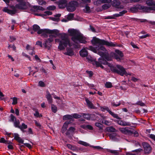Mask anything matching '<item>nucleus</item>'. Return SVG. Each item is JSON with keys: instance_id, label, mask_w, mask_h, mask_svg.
<instances>
[{"instance_id": "nucleus-15", "label": "nucleus", "mask_w": 155, "mask_h": 155, "mask_svg": "<svg viewBox=\"0 0 155 155\" xmlns=\"http://www.w3.org/2000/svg\"><path fill=\"white\" fill-rule=\"evenodd\" d=\"M3 11L7 12L8 13L10 14L11 15H13L15 14L17 12L16 10L15 9H14L13 10H10L8 9L7 7H5L3 10Z\"/></svg>"}, {"instance_id": "nucleus-23", "label": "nucleus", "mask_w": 155, "mask_h": 155, "mask_svg": "<svg viewBox=\"0 0 155 155\" xmlns=\"http://www.w3.org/2000/svg\"><path fill=\"white\" fill-rule=\"evenodd\" d=\"M120 2L119 0H114L112 3L113 6L117 8H121L120 6Z\"/></svg>"}, {"instance_id": "nucleus-37", "label": "nucleus", "mask_w": 155, "mask_h": 155, "mask_svg": "<svg viewBox=\"0 0 155 155\" xmlns=\"http://www.w3.org/2000/svg\"><path fill=\"white\" fill-rule=\"evenodd\" d=\"M133 130H132L130 128L126 127L125 134H132L133 133Z\"/></svg>"}, {"instance_id": "nucleus-2", "label": "nucleus", "mask_w": 155, "mask_h": 155, "mask_svg": "<svg viewBox=\"0 0 155 155\" xmlns=\"http://www.w3.org/2000/svg\"><path fill=\"white\" fill-rule=\"evenodd\" d=\"M68 31L70 35L72 37L71 38V40L75 43L78 44V41L82 44H85L87 43L86 37L78 30L71 29H68Z\"/></svg>"}, {"instance_id": "nucleus-58", "label": "nucleus", "mask_w": 155, "mask_h": 155, "mask_svg": "<svg viewBox=\"0 0 155 155\" xmlns=\"http://www.w3.org/2000/svg\"><path fill=\"white\" fill-rule=\"evenodd\" d=\"M108 151L111 153H114L115 154L119 155V153L116 150H109Z\"/></svg>"}, {"instance_id": "nucleus-4", "label": "nucleus", "mask_w": 155, "mask_h": 155, "mask_svg": "<svg viewBox=\"0 0 155 155\" xmlns=\"http://www.w3.org/2000/svg\"><path fill=\"white\" fill-rule=\"evenodd\" d=\"M108 64L110 70L114 73L118 74L121 76H123L124 75L127 76L128 75H131L130 73H128L125 69L120 65L117 64L116 65V67H114L112 64Z\"/></svg>"}, {"instance_id": "nucleus-43", "label": "nucleus", "mask_w": 155, "mask_h": 155, "mask_svg": "<svg viewBox=\"0 0 155 155\" xmlns=\"http://www.w3.org/2000/svg\"><path fill=\"white\" fill-rule=\"evenodd\" d=\"M109 137L111 139H114L116 136V134L114 133H109L108 134Z\"/></svg>"}, {"instance_id": "nucleus-33", "label": "nucleus", "mask_w": 155, "mask_h": 155, "mask_svg": "<svg viewBox=\"0 0 155 155\" xmlns=\"http://www.w3.org/2000/svg\"><path fill=\"white\" fill-rule=\"evenodd\" d=\"M33 8L35 9L40 11H44L45 9L42 6H35L34 5L33 6Z\"/></svg>"}, {"instance_id": "nucleus-6", "label": "nucleus", "mask_w": 155, "mask_h": 155, "mask_svg": "<svg viewBox=\"0 0 155 155\" xmlns=\"http://www.w3.org/2000/svg\"><path fill=\"white\" fill-rule=\"evenodd\" d=\"M45 32L48 33V34H51V35H49L54 36L55 38H56L57 36H59V31L57 29H53L52 30H50L48 29H44V30H40L38 32V33L40 34L42 32Z\"/></svg>"}, {"instance_id": "nucleus-31", "label": "nucleus", "mask_w": 155, "mask_h": 155, "mask_svg": "<svg viewBox=\"0 0 155 155\" xmlns=\"http://www.w3.org/2000/svg\"><path fill=\"white\" fill-rule=\"evenodd\" d=\"M115 53H116L117 55H118L119 56V57L121 58L122 59V58L124 57V55L122 52L118 49H116L115 50Z\"/></svg>"}, {"instance_id": "nucleus-7", "label": "nucleus", "mask_w": 155, "mask_h": 155, "mask_svg": "<svg viewBox=\"0 0 155 155\" xmlns=\"http://www.w3.org/2000/svg\"><path fill=\"white\" fill-rule=\"evenodd\" d=\"M100 58L98 59L99 61H92V64L93 65H95L96 67H100L101 68L104 69V67L102 65L103 64L104 65H107L109 67V64H110V63L107 61L105 60H104L103 59L100 60Z\"/></svg>"}, {"instance_id": "nucleus-59", "label": "nucleus", "mask_w": 155, "mask_h": 155, "mask_svg": "<svg viewBox=\"0 0 155 155\" xmlns=\"http://www.w3.org/2000/svg\"><path fill=\"white\" fill-rule=\"evenodd\" d=\"M110 7V5L107 4H105L102 5V8L104 9H107Z\"/></svg>"}, {"instance_id": "nucleus-30", "label": "nucleus", "mask_w": 155, "mask_h": 155, "mask_svg": "<svg viewBox=\"0 0 155 155\" xmlns=\"http://www.w3.org/2000/svg\"><path fill=\"white\" fill-rule=\"evenodd\" d=\"M143 150L141 148H139L134 150L132 151V152H135L136 153H132V155H140V154H139Z\"/></svg>"}, {"instance_id": "nucleus-45", "label": "nucleus", "mask_w": 155, "mask_h": 155, "mask_svg": "<svg viewBox=\"0 0 155 155\" xmlns=\"http://www.w3.org/2000/svg\"><path fill=\"white\" fill-rule=\"evenodd\" d=\"M102 110L103 111H104L105 110H107L109 114H110V112H111V111L110 110L109 108L107 107H104L102 108Z\"/></svg>"}, {"instance_id": "nucleus-17", "label": "nucleus", "mask_w": 155, "mask_h": 155, "mask_svg": "<svg viewBox=\"0 0 155 155\" xmlns=\"http://www.w3.org/2000/svg\"><path fill=\"white\" fill-rule=\"evenodd\" d=\"M85 101L89 108L92 109H97L96 107L94 105L92 102L89 101L87 98H85Z\"/></svg>"}, {"instance_id": "nucleus-5", "label": "nucleus", "mask_w": 155, "mask_h": 155, "mask_svg": "<svg viewBox=\"0 0 155 155\" xmlns=\"http://www.w3.org/2000/svg\"><path fill=\"white\" fill-rule=\"evenodd\" d=\"M78 3L76 1H72L67 4V9L68 12H73L76 10V8L78 7Z\"/></svg>"}, {"instance_id": "nucleus-18", "label": "nucleus", "mask_w": 155, "mask_h": 155, "mask_svg": "<svg viewBox=\"0 0 155 155\" xmlns=\"http://www.w3.org/2000/svg\"><path fill=\"white\" fill-rule=\"evenodd\" d=\"M63 119L64 120H69L68 121H70V123H71L72 122H73L74 121V119L72 117V114H66L65 115L63 116Z\"/></svg>"}, {"instance_id": "nucleus-44", "label": "nucleus", "mask_w": 155, "mask_h": 155, "mask_svg": "<svg viewBox=\"0 0 155 155\" xmlns=\"http://www.w3.org/2000/svg\"><path fill=\"white\" fill-rule=\"evenodd\" d=\"M95 125L99 128L100 129L102 130L103 129V125L102 124L99 123H96Z\"/></svg>"}, {"instance_id": "nucleus-36", "label": "nucleus", "mask_w": 155, "mask_h": 155, "mask_svg": "<svg viewBox=\"0 0 155 155\" xmlns=\"http://www.w3.org/2000/svg\"><path fill=\"white\" fill-rule=\"evenodd\" d=\"M78 143L79 144L86 147L87 146L90 147V146L91 145L87 143V142L81 140L79 141L78 142Z\"/></svg>"}, {"instance_id": "nucleus-49", "label": "nucleus", "mask_w": 155, "mask_h": 155, "mask_svg": "<svg viewBox=\"0 0 155 155\" xmlns=\"http://www.w3.org/2000/svg\"><path fill=\"white\" fill-rule=\"evenodd\" d=\"M96 118V116L94 114H90V120H94Z\"/></svg>"}, {"instance_id": "nucleus-34", "label": "nucleus", "mask_w": 155, "mask_h": 155, "mask_svg": "<svg viewBox=\"0 0 155 155\" xmlns=\"http://www.w3.org/2000/svg\"><path fill=\"white\" fill-rule=\"evenodd\" d=\"M105 87L107 88H111L113 87L112 84L110 82H106L105 84Z\"/></svg>"}, {"instance_id": "nucleus-20", "label": "nucleus", "mask_w": 155, "mask_h": 155, "mask_svg": "<svg viewBox=\"0 0 155 155\" xmlns=\"http://www.w3.org/2000/svg\"><path fill=\"white\" fill-rule=\"evenodd\" d=\"M46 97L49 104H51L52 103V98L51 96V95L48 91H46Z\"/></svg>"}, {"instance_id": "nucleus-3", "label": "nucleus", "mask_w": 155, "mask_h": 155, "mask_svg": "<svg viewBox=\"0 0 155 155\" xmlns=\"http://www.w3.org/2000/svg\"><path fill=\"white\" fill-rule=\"evenodd\" d=\"M60 36L61 40L59 39H56L55 41L59 42V45L58 48L60 50H62L65 49L68 45L71 47L72 44L71 43L70 40L68 38L67 35L65 33H62L59 34Z\"/></svg>"}, {"instance_id": "nucleus-61", "label": "nucleus", "mask_w": 155, "mask_h": 155, "mask_svg": "<svg viewBox=\"0 0 155 155\" xmlns=\"http://www.w3.org/2000/svg\"><path fill=\"white\" fill-rule=\"evenodd\" d=\"M126 127L125 128H120L119 129V130L122 133L124 134H126Z\"/></svg>"}, {"instance_id": "nucleus-39", "label": "nucleus", "mask_w": 155, "mask_h": 155, "mask_svg": "<svg viewBox=\"0 0 155 155\" xmlns=\"http://www.w3.org/2000/svg\"><path fill=\"white\" fill-rule=\"evenodd\" d=\"M20 124V122L19 120L18 121L15 120L14 123V125L15 127L18 128L19 129L20 128V125L19 124Z\"/></svg>"}, {"instance_id": "nucleus-38", "label": "nucleus", "mask_w": 155, "mask_h": 155, "mask_svg": "<svg viewBox=\"0 0 155 155\" xmlns=\"http://www.w3.org/2000/svg\"><path fill=\"white\" fill-rule=\"evenodd\" d=\"M133 130H132L130 128L126 127L125 134H132L133 133Z\"/></svg>"}, {"instance_id": "nucleus-54", "label": "nucleus", "mask_w": 155, "mask_h": 155, "mask_svg": "<svg viewBox=\"0 0 155 155\" xmlns=\"http://www.w3.org/2000/svg\"><path fill=\"white\" fill-rule=\"evenodd\" d=\"M18 103V99L16 97H14L13 98V102L12 104L15 105Z\"/></svg>"}, {"instance_id": "nucleus-63", "label": "nucleus", "mask_w": 155, "mask_h": 155, "mask_svg": "<svg viewBox=\"0 0 155 155\" xmlns=\"http://www.w3.org/2000/svg\"><path fill=\"white\" fill-rule=\"evenodd\" d=\"M86 72L89 74V76L90 78L93 75V72L91 71H87Z\"/></svg>"}, {"instance_id": "nucleus-50", "label": "nucleus", "mask_w": 155, "mask_h": 155, "mask_svg": "<svg viewBox=\"0 0 155 155\" xmlns=\"http://www.w3.org/2000/svg\"><path fill=\"white\" fill-rule=\"evenodd\" d=\"M20 129H26L27 128L28 126L25 123H23L21 124V125L20 126Z\"/></svg>"}, {"instance_id": "nucleus-11", "label": "nucleus", "mask_w": 155, "mask_h": 155, "mask_svg": "<svg viewBox=\"0 0 155 155\" xmlns=\"http://www.w3.org/2000/svg\"><path fill=\"white\" fill-rule=\"evenodd\" d=\"M27 3L25 1L19 2L15 5V7L16 8L20 10L26 9L27 8Z\"/></svg>"}, {"instance_id": "nucleus-9", "label": "nucleus", "mask_w": 155, "mask_h": 155, "mask_svg": "<svg viewBox=\"0 0 155 155\" xmlns=\"http://www.w3.org/2000/svg\"><path fill=\"white\" fill-rule=\"evenodd\" d=\"M142 146L144 149V153L148 154L151 153L152 151V148L150 145L147 142H143Z\"/></svg>"}, {"instance_id": "nucleus-14", "label": "nucleus", "mask_w": 155, "mask_h": 155, "mask_svg": "<svg viewBox=\"0 0 155 155\" xmlns=\"http://www.w3.org/2000/svg\"><path fill=\"white\" fill-rule=\"evenodd\" d=\"M130 11L133 13H135L138 12L139 10H140V5H134L130 8Z\"/></svg>"}, {"instance_id": "nucleus-60", "label": "nucleus", "mask_w": 155, "mask_h": 155, "mask_svg": "<svg viewBox=\"0 0 155 155\" xmlns=\"http://www.w3.org/2000/svg\"><path fill=\"white\" fill-rule=\"evenodd\" d=\"M35 125L38 127L39 128L41 129V126L40 123L38 122L37 121H35Z\"/></svg>"}, {"instance_id": "nucleus-62", "label": "nucleus", "mask_w": 155, "mask_h": 155, "mask_svg": "<svg viewBox=\"0 0 155 155\" xmlns=\"http://www.w3.org/2000/svg\"><path fill=\"white\" fill-rule=\"evenodd\" d=\"M111 104V105L113 107H117L118 106H119L121 104L120 102L118 103L117 104H116L114 102H112Z\"/></svg>"}, {"instance_id": "nucleus-27", "label": "nucleus", "mask_w": 155, "mask_h": 155, "mask_svg": "<svg viewBox=\"0 0 155 155\" xmlns=\"http://www.w3.org/2000/svg\"><path fill=\"white\" fill-rule=\"evenodd\" d=\"M146 4L148 6L155 7V2L151 0H147L146 2Z\"/></svg>"}, {"instance_id": "nucleus-57", "label": "nucleus", "mask_w": 155, "mask_h": 155, "mask_svg": "<svg viewBox=\"0 0 155 155\" xmlns=\"http://www.w3.org/2000/svg\"><path fill=\"white\" fill-rule=\"evenodd\" d=\"M26 48L27 50H34L35 48L34 47L30 46L29 45H27L26 46Z\"/></svg>"}, {"instance_id": "nucleus-41", "label": "nucleus", "mask_w": 155, "mask_h": 155, "mask_svg": "<svg viewBox=\"0 0 155 155\" xmlns=\"http://www.w3.org/2000/svg\"><path fill=\"white\" fill-rule=\"evenodd\" d=\"M110 114L111 115H112L114 117L116 118L118 120H120L121 118L119 117L118 115L117 114H115L114 112L111 111L110 112Z\"/></svg>"}, {"instance_id": "nucleus-25", "label": "nucleus", "mask_w": 155, "mask_h": 155, "mask_svg": "<svg viewBox=\"0 0 155 155\" xmlns=\"http://www.w3.org/2000/svg\"><path fill=\"white\" fill-rule=\"evenodd\" d=\"M75 130V129L74 127H71L68 129V130L66 132V134L67 135H69L71 133L74 132Z\"/></svg>"}, {"instance_id": "nucleus-42", "label": "nucleus", "mask_w": 155, "mask_h": 155, "mask_svg": "<svg viewBox=\"0 0 155 155\" xmlns=\"http://www.w3.org/2000/svg\"><path fill=\"white\" fill-rule=\"evenodd\" d=\"M51 109L53 113H55L57 112V107L54 104H52L51 106Z\"/></svg>"}, {"instance_id": "nucleus-55", "label": "nucleus", "mask_w": 155, "mask_h": 155, "mask_svg": "<svg viewBox=\"0 0 155 155\" xmlns=\"http://www.w3.org/2000/svg\"><path fill=\"white\" fill-rule=\"evenodd\" d=\"M47 34H48V33H47V32H41V33L40 34H39L38 33V35H40V34H42L41 35V36H43V37H44V38H47L48 37V35H47Z\"/></svg>"}, {"instance_id": "nucleus-1", "label": "nucleus", "mask_w": 155, "mask_h": 155, "mask_svg": "<svg viewBox=\"0 0 155 155\" xmlns=\"http://www.w3.org/2000/svg\"><path fill=\"white\" fill-rule=\"evenodd\" d=\"M91 42L92 45L95 46L93 47L92 46H90L88 48H86L101 56V58H100V60L103 59L107 61L111 60L112 57L110 56L108 53L106 52V49L103 45H105L111 47H115L117 46V45L111 42H109L96 37H93Z\"/></svg>"}, {"instance_id": "nucleus-47", "label": "nucleus", "mask_w": 155, "mask_h": 155, "mask_svg": "<svg viewBox=\"0 0 155 155\" xmlns=\"http://www.w3.org/2000/svg\"><path fill=\"white\" fill-rule=\"evenodd\" d=\"M38 85L41 87H44L45 86V84L44 82L41 81H40L38 82Z\"/></svg>"}, {"instance_id": "nucleus-16", "label": "nucleus", "mask_w": 155, "mask_h": 155, "mask_svg": "<svg viewBox=\"0 0 155 155\" xmlns=\"http://www.w3.org/2000/svg\"><path fill=\"white\" fill-rule=\"evenodd\" d=\"M14 139L17 141L19 143H24V140L19 137V134L17 133L14 134Z\"/></svg>"}, {"instance_id": "nucleus-51", "label": "nucleus", "mask_w": 155, "mask_h": 155, "mask_svg": "<svg viewBox=\"0 0 155 155\" xmlns=\"http://www.w3.org/2000/svg\"><path fill=\"white\" fill-rule=\"evenodd\" d=\"M136 104L140 105L141 106H145V104L142 101H138Z\"/></svg>"}, {"instance_id": "nucleus-12", "label": "nucleus", "mask_w": 155, "mask_h": 155, "mask_svg": "<svg viewBox=\"0 0 155 155\" xmlns=\"http://www.w3.org/2000/svg\"><path fill=\"white\" fill-rule=\"evenodd\" d=\"M68 1L67 0H60L56 2V3L58 5L60 8L62 9L67 8Z\"/></svg>"}, {"instance_id": "nucleus-8", "label": "nucleus", "mask_w": 155, "mask_h": 155, "mask_svg": "<svg viewBox=\"0 0 155 155\" xmlns=\"http://www.w3.org/2000/svg\"><path fill=\"white\" fill-rule=\"evenodd\" d=\"M49 37L48 38L45 40L43 44L45 48L50 49L51 47V42L53 41L55 37L51 35H49Z\"/></svg>"}, {"instance_id": "nucleus-24", "label": "nucleus", "mask_w": 155, "mask_h": 155, "mask_svg": "<svg viewBox=\"0 0 155 155\" xmlns=\"http://www.w3.org/2000/svg\"><path fill=\"white\" fill-rule=\"evenodd\" d=\"M81 127L83 129L86 130H92L93 129V127L90 125L82 124L81 125Z\"/></svg>"}, {"instance_id": "nucleus-46", "label": "nucleus", "mask_w": 155, "mask_h": 155, "mask_svg": "<svg viewBox=\"0 0 155 155\" xmlns=\"http://www.w3.org/2000/svg\"><path fill=\"white\" fill-rule=\"evenodd\" d=\"M90 147L98 150H102L103 149L102 147L99 146H94L93 145H91L90 146Z\"/></svg>"}, {"instance_id": "nucleus-29", "label": "nucleus", "mask_w": 155, "mask_h": 155, "mask_svg": "<svg viewBox=\"0 0 155 155\" xmlns=\"http://www.w3.org/2000/svg\"><path fill=\"white\" fill-rule=\"evenodd\" d=\"M81 116L87 120H90V114L88 113H81Z\"/></svg>"}, {"instance_id": "nucleus-35", "label": "nucleus", "mask_w": 155, "mask_h": 155, "mask_svg": "<svg viewBox=\"0 0 155 155\" xmlns=\"http://www.w3.org/2000/svg\"><path fill=\"white\" fill-rule=\"evenodd\" d=\"M72 117L74 118L77 119L78 118H80L82 117L81 115L77 113H74L72 114Z\"/></svg>"}, {"instance_id": "nucleus-13", "label": "nucleus", "mask_w": 155, "mask_h": 155, "mask_svg": "<svg viewBox=\"0 0 155 155\" xmlns=\"http://www.w3.org/2000/svg\"><path fill=\"white\" fill-rule=\"evenodd\" d=\"M114 121L117 123L119 125L122 126H130L131 125L130 123L123 120H115Z\"/></svg>"}, {"instance_id": "nucleus-64", "label": "nucleus", "mask_w": 155, "mask_h": 155, "mask_svg": "<svg viewBox=\"0 0 155 155\" xmlns=\"http://www.w3.org/2000/svg\"><path fill=\"white\" fill-rule=\"evenodd\" d=\"M25 146L28 147L29 149H31L32 148L31 145L29 143H23Z\"/></svg>"}, {"instance_id": "nucleus-40", "label": "nucleus", "mask_w": 155, "mask_h": 155, "mask_svg": "<svg viewBox=\"0 0 155 155\" xmlns=\"http://www.w3.org/2000/svg\"><path fill=\"white\" fill-rule=\"evenodd\" d=\"M99 4L108 3L111 1L112 0H97Z\"/></svg>"}, {"instance_id": "nucleus-56", "label": "nucleus", "mask_w": 155, "mask_h": 155, "mask_svg": "<svg viewBox=\"0 0 155 155\" xmlns=\"http://www.w3.org/2000/svg\"><path fill=\"white\" fill-rule=\"evenodd\" d=\"M85 9L86 13H89L90 12V7L88 6L87 5H86L85 6Z\"/></svg>"}, {"instance_id": "nucleus-52", "label": "nucleus", "mask_w": 155, "mask_h": 155, "mask_svg": "<svg viewBox=\"0 0 155 155\" xmlns=\"http://www.w3.org/2000/svg\"><path fill=\"white\" fill-rule=\"evenodd\" d=\"M56 9V7L54 5H51L47 7V9L49 10H53Z\"/></svg>"}, {"instance_id": "nucleus-21", "label": "nucleus", "mask_w": 155, "mask_h": 155, "mask_svg": "<svg viewBox=\"0 0 155 155\" xmlns=\"http://www.w3.org/2000/svg\"><path fill=\"white\" fill-rule=\"evenodd\" d=\"M110 56L113 58L117 60L118 61H120L122 59V58L119 57L118 55H117L116 53L114 52H111L110 54Z\"/></svg>"}, {"instance_id": "nucleus-10", "label": "nucleus", "mask_w": 155, "mask_h": 155, "mask_svg": "<svg viewBox=\"0 0 155 155\" xmlns=\"http://www.w3.org/2000/svg\"><path fill=\"white\" fill-rule=\"evenodd\" d=\"M140 10H142V12L145 13L151 12V11H155V7H148L140 5Z\"/></svg>"}, {"instance_id": "nucleus-19", "label": "nucleus", "mask_w": 155, "mask_h": 155, "mask_svg": "<svg viewBox=\"0 0 155 155\" xmlns=\"http://www.w3.org/2000/svg\"><path fill=\"white\" fill-rule=\"evenodd\" d=\"M79 54L82 57H86L88 55V53L86 48H83L80 51Z\"/></svg>"}, {"instance_id": "nucleus-26", "label": "nucleus", "mask_w": 155, "mask_h": 155, "mask_svg": "<svg viewBox=\"0 0 155 155\" xmlns=\"http://www.w3.org/2000/svg\"><path fill=\"white\" fill-rule=\"evenodd\" d=\"M33 29L35 32L37 31L38 34V31L41 30H44V29H40V27L37 25L35 24L33 26Z\"/></svg>"}, {"instance_id": "nucleus-48", "label": "nucleus", "mask_w": 155, "mask_h": 155, "mask_svg": "<svg viewBox=\"0 0 155 155\" xmlns=\"http://www.w3.org/2000/svg\"><path fill=\"white\" fill-rule=\"evenodd\" d=\"M74 14L73 13H70L69 14L67 17V19L69 20H71L74 17Z\"/></svg>"}, {"instance_id": "nucleus-28", "label": "nucleus", "mask_w": 155, "mask_h": 155, "mask_svg": "<svg viewBox=\"0 0 155 155\" xmlns=\"http://www.w3.org/2000/svg\"><path fill=\"white\" fill-rule=\"evenodd\" d=\"M106 129V130L108 132H116V129L112 126L107 127Z\"/></svg>"}, {"instance_id": "nucleus-22", "label": "nucleus", "mask_w": 155, "mask_h": 155, "mask_svg": "<svg viewBox=\"0 0 155 155\" xmlns=\"http://www.w3.org/2000/svg\"><path fill=\"white\" fill-rule=\"evenodd\" d=\"M66 50L67 52L64 53L65 55L69 56H72L74 54V51L71 48H67Z\"/></svg>"}, {"instance_id": "nucleus-32", "label": "nucleus", "mask_w": 155, "mask_h": 155, "mask_svg": "<svg viewBox=\"0 0 155 155\" xmlns=\"http://www.w3.org/2000/svg\"><path fill=\"white\" fill-rule=\"evenodd\" d=\"M70 122V121H66L64 123L62 127V130L65 131L67 130L68 125L71 124Z\"/></svg>"}, {"instance_id": "nucleus-53", "label": "nucleus", "mask_w": 155, "mask_h": 155, "mask_svg": "<svg viewBox=\"0 0 155 155\" xmlns=\"http://www.w3.org/2000/svg\"><path fill=\"white\" fill-rule=\"evenodd\" d=\"M66 146L69 149L71 150H74L75 149L74 147L70 144H67Z\"/></svg>"}]
</instances>
